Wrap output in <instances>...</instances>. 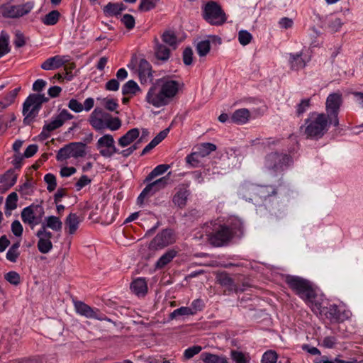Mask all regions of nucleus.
<instances>
[{"label": "nucleus", "instance_id": "1", "mask_svg": "<svg viewBox=\"0 0 363 363\" xmlns=\"http://www.w3.org/2000/svg\"><path fill=\"white\" fill-rule=\"evenodd\" d=\"M179 89L178 81L169 78L157 80L148 90L145 101L156 108L167 106L177 94Z\"/></svg>", "mask_w": 363, "mask_h": 363}, {"label": "nucleus", "instance_id": "2", "mask_svg": "<svg viewBox=\"0 0 363 363\" xmlns=\"http://www.w3.org/2000/svg\"><path fill=\"white\" fill-rule=\"evenodd\" d=\"M331 119L324 113H310L304 123L301 127L306 138L318 140L322 138L328 131Z\"/></svg>", "mask_w": 363, "mask_h": 363}, {"label": "nucleus", "instance_id": "3", "mask_svg": "<svg viewBox=\"0 0 363 363\" xmlns=\"http://www.w3.org/2000/svg\"><path fill=\"white\" fill-rule=\"evenodd\" d=\"M286 283L301 299H303L313 311L320 310L321 306L320 298L313 289L311 283L299 277L289 276Z\"/></svg>", "mask_w": 363, "mask_h": 363}, {"label": "nucleus", "instance_id": "4", "mask_svg": "<svg viewBox=\"0 0 363 363\" xmlns=\"http://www.w3.org/2000/svg\"><path fill=\"white\" fill-rule=\"evenodd\" d=\"M206 233L210 243L215 247H220L228 243L233 237L234 232L225 225L211 223L206 225Z\"/></svg>", "mask_w": 363, "mask_h": 363}, {"label": "nucleus", "instance_id": "5", "mask_svg": "<svg viewBox=\"0 0 363 363\" xmlns=\"http://www.w3.org/2000/svg\"><path fill=\"white\" fill-rule=\"evenodd\" d=\"M44 94H30L23 104V122L30 124L38 116L43 103L48 101Z\"/></svg>", "mask_w": 363, "mask_h": 363}, {"label": "nucleus", "instance_id": "6", "mask_svg": "<svg viewBox=\"0 0 363 363\" xmlns=\"http://www.w3.org/2000/svg\"><path fill=\"white\" fill-rule=\"evenodd\" d=\"M34 6L35 4L32 1L18 5L13 4L9 1L0 6V16L4 18H19L30 13Z\"/></svg>", "mask_w": 363, "mask_h": 363}, {"label": "nucleus", "instance_id": "7", "mask_svg": "<svg viewBox=\"0 0 363 363\" xmlns=\"http://www.w3.org/2000/svg\"><path fill=\"white\" fill-rule=\"evenodd\" d=\"M204 20L213 26H221L227 21L226 15L221 6L216 1H209L202 7Z\"/></svg>", "mask_w": 363, "mask_h": 363}, {"label": "nucleus", "instance_id": "8", "mask_svg": "<svg viewBox=\"0 0 363 363\" xmlns=\"http://www.w3.org/2000/svg\"><path fill=\"white\" fill-rule=\"evenodd\" d=\"M44 213L43 206L32 204L22 210L21 217L22 221L33 229L35 226L42 223Z\"/></svg>", "mask_w": 363, "mask_h": 363}, {"label": "nucleus", "instance_id": "9", "mask_svg": "<svg viewBox=\"0 0 363 363\" xmlns=\"http://www.w3.org/2000/svg\"><path fill=\"white\" fill-rule=\"evenodd\" d=\"M291 162V157L285 153L271 152L264 159V167L274 172L283 171Z\"/></svg>", "mask_w": 363, "mask_h": 363}, {"label": "nucleus", "instance_id": "10", "mask_svg": "<svg viewBox=\"0 0 363 363\" xmlns=\"http://www.w3.org/2000/svg\"><path fill=\"white\" fill-rule=\"evenodd\" d=\"M342 104V96L340 92L332 93L328 95L325 101L327 116L331 119L335 127L338 126V113Z\"/></svg>", "mask_w": 363, "mask_h": 363}, {"label": "nucleus", "instance_id": "11", "mask_svg": "<svg viewBox=\"0 0 363 363\" xmlns=\"http://www.w3.org/2000/svg\"><path fill=\"white\" fill-rule=\"evenodd\" d=\"M86 155V144L71 143L60 149L57 154V160H64L70 157H82Z\"/></svg>", "mask_w": 363, "mask_h": 363}, {"label": "nucleus", "instance_id": "12", "mask_svg": "<svg viewBox=\"0 0 363 363\" xmlns=\"http://www.w3.org/2000/svg\"><path fill=\"white\" fill-rule=\"evenodd\" d=\"M96 146L100 155L106 158H110L118 152V150L115 146L114 138L110 134H105L99 138Z\"/></svg>", "mask_w": 363, "mask_h": 363}, {"label": "nucleus", "instance_id": "13", "mask_svg": "<svg viewBox=\"0 0 363 363\" xmlns=\"http://www.w3.org/2000/svg\"><path fill=\"white\" fill-rule=\"evenodd\" d=\"M174 242L173 233L169 229H164L158 233L150 243V248L157 250L161 249Z\"/></svg>", "mask_w": 363, "mask_h": 363}, {"label": "nucleus", "instance_id": "14", "mask_svg": "<svg viewBox=\"0 0 363 363\" xmlns=\"http://www.w3.org/2000/svg\"><path fill=\"white\" fill-rule=\"evenodd\" d=\"M36 236L39 239L37 243L38 250L43 254L48 253L53 247L51 241L52 233L44 228H40L38 230Z\"/></svg>", "mask_w": 363, "mask_h": 363}, {"label": "nucleus", "instance_id": "15", "mask_svg": "<svg viewBox=\"0 0 363 363\" xmlns=\"http://www.w3.org/2000/svg\"><path fill=\"white\" fill-rule=\"evenodd\" d=\"M322 27L331 33L340 32L345 24L344 18L339 17L335 13L326 16L322 21Z\"/></svg>", "mask_w": 363, "mask_h": 363}, {"label": "nucleus", "instance_id": "16", "mask_svg": "<svg viewBox=\"0 0 363 363\" xmlns=\"http://www.w3.org/2000/svg\"><path fill=\"white\" fill-rule=\"evenodd\" d=\"M108 115L102 108L97 107L90 114L89 122L96 130H103Z\"/></svg>", "mask_w": 363, "mask_h": 363}, {"label": "nucleus", "instance_id": "17", "mask_svg": "<svg viewBox=\"0 0 363 363\" xmlns=\"http://www.w3.org/2000/svg\"><path fill=\"white\" fill-rule=\"evenodd\" d=\"M325 316L331 323H342L350 318V312L347 310H341L336 305H330L327 308Z\"/></svg>", "mask_w": 363, "mask_h": 363}, {"label": "nucleus", "instance_id": "18", "mask_svg": "<svg viewBox=\"0 0 363 363\" xmlns=\"http://www.w3.org/2000/svg\"><path fill=\"white\" fill-rule=\"evenodd\" d=\"M170 174L171 173L169 172L167 175L148 184L142 191L141 196H150L155 194L156 192L164 189L168 184L169 180V176Z\"/></svg>", "mask_w": 363, "mask_h": 363}, {"label": "nucleus", "instance_id": "19", "mask_svg": "<svg viewBox=\"0 0 363 363\" xmlns=\"http://www.w3.org/2000/svg\"><path fill=\"white\" fill-rule=\"evenodd\" d=\"M242 191H250L254 195L262 199H266L277 194L275 188L272 186L245 185L242 187Z\"/></svg>", "mask_w": 363, "mask_h": 363}, {"label": "nucleus", "instance_id": "20", "mask_svg": "<svg viewBox=\"0 0 363 363\" xmlns=\"http://www.w3.org/2000/svg\"><path fill=\"white\" fill-rule=\"evenodd\" d=\"M74 306L76 312L80 315L84 316L87 318H94L97 320H106V318H104L100 316L97 312L90 307L89 305L86 304L83 301H74Z\"/></svg>", "mask_w": 363, "mask_h": 363}, {"label": "nucleus", "instance_id": "21", "mask_svg": "<svg viewBox=\"0 0 363 363\" xmlns=\"http://www.w3.org/2000/svg\"><path fill=\"white\" fill-rule=\"evenodd\" d=\"M138 77L140 83L143 84L151 83L153 80L152 66L145 59H141L138 64Z\"/></svg>", "mask_w": 363, "mask_h": 363}, {"label": "nucleus", "instance_id": "22", "mask_svg": "<svg viewBox=\"0 0 363 363\" xmlns=\"http://www.w3.org/2000/svg\"><path fill=\"white\" fill-rule=\"evenodd\" d=\"M69 61V56L55 55L44 61L40 67L44 70L57 69L65 65Z\"/></svg>", "mask_w": 363, "mask_h": 363}, {"label": "nucleus", "instance_id": "23", "mask_svg": "<svg viewBox=\"0 0 363 363\" xmlns=\"http://www.w3.org/2000/svg\"><path fill=\"white\" fill-rule=\"evenodd\" d=\"M189 195L190 191L187 187L184 185L180 186L177 189V191L173 196L172 202L177 207L183 208L186 205Z\"/></svg>", "mask_w": 363, "mask_h": 363}, {"label": "nucleus", "instance_id": "24", "mask_svg": "<svg viewBox=\"0 0 363 363\" xmlns=\"http://www.w3.org/2000/svg\"><path fill=\"white\" fill-rule=\"evenodd\" d=\"M83 218L75 213H70L65 220V230L69 235H74L79 228Z\"/></svg>", "mask_w": 363, "mask_h": 363}, {"label": "nucleus", "instance_id": "25", "mask_svg": "<svg viewBox=\"0 0 363 363\" xmlns=\"http://www.w3.org/2000/svg\"><path fill=\"white\" fill-rule=\"evenodd\" d=\"M17 176L13 171L9 170L0 175V192H5L16 182Z\"/></svg>", "mask_w": 363, "mask_h": 363}, {"label": "nucleus", "instance_id": "26", "mask_svg": "<svg viewBox=\"0 0 363 363\" xmlns=\"http://www.w3.org/2000/svg\"><path fill=\"white\" fill-rule=\"evenodd\" d=\"M289 62L291 69L299 70L306 66L308 60H306L303 57V52H300L295 54L290 53Z\"/></svg>", "mask_w": 363, "mask_h": 363}, {"label": "nucleus", "instance_id": "27", "mask_svg": "<svg viewBox=\"0 0 363 363\" xmlns=\"http://www.w3.org/2000/svg\"><path fill=\"white\" fill-rule=\"evenodd\" d=\"M140 135L139 129L137 128L129 130L125 135L118 139V145L125 147L132 144Z\"/></svg>", "mask_w": 363, "mask_h": 363}, {"label": "nucleus", "instance_id": "28", "mask_svg": "<svg viewBox=\"0 0 363 363\" xmlns=\"http://www.w3.org/2000/svg\"><path fill=\"white\" fill-rule=\"evenodd\" d=\"M250 118V113L247 108H240L233 112L231 116L232 122L242 125L247 123Z\"/></svg>", "mask_w": 363, "mask_h": 363}, {"label": "nucleus", "instance_id": "29", "mask_svg": "<svg viewBox=\"0 0 363 363\" xmlns=\"http://www.w3.org/2000/svg\"><path fill=\"white\" fill-rule=\"evenodd\" d=\"M130 289L138 296H145L147 292V284L145 279L138 278L131 283Z\"/></svg>", "mask_w": 363, "mask_h": 363}, {"label": "nucleus", "instance_id": "30", "mask_svg": "<svg viewBox=\"0 0 363 363\" xmlns=\"http://www.w3.org/2000/svg\"><path fill=\"white\" fill-rule=\"evenodd\" d=\"M201 357L204 363H230L229 359L223 354L203 352Z\"/></svg>", "mask_w": 363, "mask_h": 363}, {"label": "nucleus", "instance_id": "31", "mask_svg": "<svg viewBox=\"0 0 363 363\" xmlns=\"http://www.w3.org/2000/svg\"><path fill=\"white\" fill-rule=\"evenodd\" d=\"M217 281L223 286L227 287L229 291H237L238 287L233 279L226 272H221L217 275Z\"/></svg>", "mask_w": 363, "mask_h": 363}, {"label": "nucleus", "instance_id": "32", "mask_svg": "<svg viewBox=\"0 0 363 363\" xmlns=\"http://www.w3.org/2000/svg\"><path fill=\"white\" fill-rule=\"evenodd\" d=\"M40 228L45 230L50 228L55 231H60L62 228V222L58 217L50 216L45 218V223H43Z\"/></svg>", "mask_w": 363, "mask_h": 363}, {"label": "nucleus", "instance_id": "33", "mask_svg": "<svg viewBox=\"0 0 363 363\" xmlns=\"http://www.w3.org/2000/svg\"><path fill=\"white\" fill-rule=\"evenodd\" d=\"M177 255V252L174 250H167L155 263L156 269H162L168 264Z\"/></svg>", "mask_w": 363, "mask_h": 363}, {"label": "nucleus", "instance_id": "34", "mask_svg": "<svg viewBox=\"0 0 363 363\" xmlns=\"http://www.w3.org/2000/svg\"><path fill=\"white\" fill-rule=\"evenodd\" d=\"M141 89L134 80H129L122 86V94L124 96H135L140 92Z\"/></svg>", "mask_w": 363, "mask_h": 363}, {"label": "nucleus", "instance_id": "35", "mask_svg": "<svg viewBox=\"0 0 363 363\" xmlns=\"http://www.w3.org/2000/svg\"><path fill=\"white\" fill-rule=\"evenodd\" d=\"M155 54L157 60L167 61L170 57V50L165 45L157 43L155 48Z\"/></svg>", "mask_w": 363, "mask_h": 363}, {"label": "nucleus", "instance_id": "36", "mask_svg": "<svg viewBox=\"0 0 363 363\" xmlns=\"http://www.w3.org/2000/svg\"><path fill=\"white\" fill-rule=\"evenodd\" d=\"M125 9V6L122 3H108L104 8V12L108 16H117Z\"/></svg>", "mask_w": 363, "mask_h": 363}, {"label": "nucleus", "instance_id": "37", "mask_svg": "<svg viewBox=\"0 0 363 363\" xmlns=\"http://www.w3.org/2000/svg\"><path fill=\"white\" fill-rule=\"evenodd\" d=\"M230 358L235 363H249L250 357L247 353L232 350L230 353Z\"/></svg>", "mask_w": 363, "mask_h": 363}, {"label": "nucleus", "instance_id": "38", "mask_svg": "<svg viewBox=\"0 0 363 363\" xmlns=\"http://www.w3.org/2000/svg\"><path fill=\"white\" fill-rule=\"evenodd\" d=\"M216 150V145L211 143H203L196 147V152L199 155L200 157H204L208 156Z\"/></svg>", "mask_w": 363, "mask_h": 363}, {"label": "nucleus", "instance_id": "39", "mask_svg": "<svg viewBox=\"0 0 363 363\" xmlns=\"http://www.w3.org/2000/svg\"><path fill=\"white\" fill-rule=\"evenodd\" d=\"M60 16V12L57 10H53L42 18V22L46 26H54L59 21Z\"/></svg>", "mask_w": 363, "mask_h": 363}, {"label": "nucleus", "instance_id": "40", "mask_svg": "<svg viewBox=\"0 0 363 363\" xmlns=\"http://www.w3.org/2000/svg\"><path fill=\"white\" fill-rule=\"evenodd\" d=\"M169 168V164L157 165L147 176V177L145 179V182H149L152 181L156 177L163 174L164 172H166L168 170Z\"/></svg>", "mask_w": 363, "mask_h": 363}, {"label": "nucleus", "instance_id": "41", "mask_svg": "<svg viewBox=\"0 0 363 363\" xmlns=\"http://www.w3.org/2000/svg\"><path fill=\"white\" fill-rule=\"evenodd\" d=\"M63 124L62 121L60 120L59 117L57 116L53 120H52L50 123L45 124L43 126L42 134L49 135V133L60 127H61Z\"/></svg>", "mask_w": 363, "mask_h": 363}, {"label": "nucleus", "instance_id": "42", "mask_svg": "<svg viewBox=\"0 0 363 363\" xmlns=\"http://www.w3.org/2000/svg\"><path fill=\"white\" fill-rule=\"evenodd\" d=\"M9 40V35L4 32H1L0 34V58L10 51Z\"/></svg>", "mask_w": 363, "mask_h": 363}, {"label": "nucleus", "instance_id": "43", "mask_svg": "<svg viewBox=\"0 0 363 363\" xmlns=\"http://www.w3.org/2000/svg\"><path fill=\"white\" fill-rule=\"evenodd\" d=\"M162 41L167 44L169 46L175 49L177 46V37L176 35L169 30L165 31L162 35Z\"/></svg>", "mask_w": 363, "mask_h": 363}, {"label": "nucleus", "instance_id": "44", "mask_svg": "<svg viewBox=\"0 0 363 363\" xmlns=\"http://www.w3.org/2000/svg\"><path fill=\"white\" fill-rule=\"evenodd\" d=\"M196 49L200 57H205L211 50V43L208 40H201L198 43Z\"/></svg>", "mask_w": 363, "mask_h": 363}, {"label": "nucleus", "instance_id": "45", "mask_svg": "<svg viewBox=\"0 0 363 363\" xmlns=\"http://www.w3.org/2000/svg\"><path fill=\"white\" fill-rule=\"evenodd\" d=\"M20 247V242H17L11 245L6 253V259L11 262H16L20 253L18 248Z\"/></svg>", "mask_w": 363, "mask_h": 363}, {"label": "nucleus", "instance_id": "46", "mask_svg": "<svg viewBox=\"0 0 363 363\" xmlns=\"http://www.w3.org/2000/svg\"><path fill=\"white\" fill-rule=\"evenodd\" d=\"M121 120L118 118H113L109 114L105 123L104 130L109 129L111 130L114 131L118 130L121 128Z\"/></svg>", "mask_w": 363, "mask_h": 363}, {"label": "nucleus", "instance_id": "47", "mask_svg": "<svg viewBox=\"0 0 363 363\" xmlns=\"http://www.w3.org/2000/svg\"><path fill=\"white\" fill-rule=\"evenodd\" d=\"M160 0H140L138 9L141 11H149L156 7Z\"/></svg>", "mask_w": 363, "mask_h": 363}, {"label": "nucleus", "instance_id": "48", "mask_svg": "<svg viewBox=\"0 0 363 363\" xmlns=\"http://www.w3.org/2000/svg\"><path fill=\"white\" fill-rule=\"evenodd\" d=\"M44 181L47 184V190L49 192L53 191L57 187V180L54 174L48 173L44 176Z\"/></svg>", "mask_w": 363, "mask_h": 363}, {"label": "nucleus", "instance_id": "49", "mask_svg": "<svg viewBox=\"0 0 363 363\" xmlns=\"http://www.w3.org/2000/svg\"><path fill=\"white\" fill-rule=\"evenodd\" d=\"M278 355L275 351L268 350L264 353L262 357V363H276Z\"/></svg>", "mask_w": 363, "mask_h": 363}, {"label": "nucleus", "instance_id": "50", "mask_svg": "<svg viewBox=\"0 0 363 363\" xmlns=\"http://www.w3.org/2000/svg\"><path fill=\"white\" fill-rule=\"evenodd\" d=\"M252 39V35L250 32L245 30L239 31L238 41L242 45L245 46L248 45L251 42Z\"/></svg>", "mask_w": 363, "mask_h": 363}, {"label": "nucleus", "instance_id": "51", "mask_svg": "<svg viewBox=\"0 0 363 363\" xmlns=\"http://www.w3.org/2000/svg\"><path fill=\"white\" fill-rule=\"evenodd\" d=\"M18 196L16 192L11 193L6 200V208L9 210H14L17 207Z\"/></svg>", "mask_w": 363, "mask_h": 363}, {"label": "nucleus", "instance_id": "52", "mask_svg": "<svg viewBox=\"0 0 363 363\" xmlns=\"http://www.w3.org/2000/svg\"><path fill=\"white\" fill-rule=\"evenodd\" d=\"M201 158H203V157H200L199 155L196 151H194V152L191 153L190 155H188L186 157V162L191 167H196L199 166V164L200 163Z\"/></svg>", "mask_w": 363, "mask_h": 363}, {"label": "nucleus", "instance_id": "53", "mask_svg": "<svg viewBox=\"0 0 363 363\" xmlns=\"http://www.w3.org/2000/svg\"><path fill=\"white\" fill-rule=\"evenodd\" d=\"M179 315H194V312H192L190 307L182 306L175 309L170 315L172 318Z\"/></svg>", "mask_w": 363, "mask_h": 363}, {"label": "nucleus", "instance_id": "54", "mask_svg": "<svg viewBox=\"0 0 363 363\" xmlns=\"http://www.w3.org/2000/svg\"><path fill=\"white\" fill-rule=\"evenodd\" d=\"M5 279L10 284L17 286L21 282V277L18 273L11 271L5 274Z\"/></svg>", "mask_w": 363, "mask_h": 363}, {"label": "nucleus", "instance_id": "55", "mask_svg": "<svg viewBox=\"0 0 363 363\" xmlns=\"http://www.w3.org/2000/svg\"><path fill=\"white\" fill-rule=\"evenodd\" d=\"M311 106L310 99H304L296 106V115L301 116L305 113Z\"/></svg>", "mask_w": 363, "mask_h": 363}, {"label": "nucleus", "instance_id": "56", "mask_svg": "<svg viewBox=\"0 0 363 363\" xmlns=\"http://www.w3.org/2000/svg\"><path fill=\"white\" fill-rule=\"evenodd\" d=\"M91 182V179L87 175H82L75 183V189L76 191H79L82 190L86 186L90 184Z\"/></svg>", "mask_w": 363, "mask_h": 363}, {"label": "nucleus", "instance_id": "57", "mask_svg": "<svg viewBox=\"0 0 363 363\" xmlns=\"http://www.w3.org/2000/svg\"><path fill=\"white\" fill-rule=\"evenodd\" d=\"M205 307V303L203 299L197 298L192 301L190 308L192 312H194V315L196 314L199 311H201Z\"/></svg>", "mask_w": 363, "mask_h": 363}, {"label": "nucleus", "instance_id": "58", "mask_svg": "<svg viewBox=\"0 0 363 363\" xmlns=\"http://www.w3.org/2000/svg\"><path fill=\"white\" fill-rule=\"evenodd\" d=\"M121 21L123 23V25L125 26V28L128 30H131L135 26V18L134 17L130 14H125L121 18Z\"/></svg>", "mask_w": 363, "mask_h": 363}, {"label": "nucleus", "instance_id": "59", "mask_svg": "<svg viewBox=\"0 0 363 363\" xmlns=\"http://www.w3.org/2000/svg\"><path fill=\"white\" fill-rule=\"evenodd\" d=\"M103 104L104 107L110 111H114L118 106V104L116 99L105 98L103 99Z\"/></svg>", "mask_w": 363, "mask_h": 363}, {"label": "nucleus", "instance_id": "60", "mask_svg": "<svg viewBox=\"0 0 363 363\" xmlns=\"http://www.w3.org/2000/svg\"><path fill=\"white\" fill-rule=\"evenodd\" d=\"M18 191L22 196L30 195L33 192L31 183L30 182H24L22 185L19 186Z\"/></svg>", "mask_w": 363, "mask_h": 363}, {"label": "nucleus", "instance_id": "61", "mask_svg": "<svg viewBox=\"0 0 363 363\" xmlns=\"http://www.w3.org/2000/svg\"><path fill=\"white\" fill-rule=\"evenodd\" d=\"M183 62L186 65H190L193 62V51L191 48H186L183 51Z\"/></svg>", "mask_w": 363, "mask_h": 363}, {"label": "nucleus", "instance_id": "62", "mask_svg": "<svg viewBox=\"0 0 363 363\" xmlns=\"http://www.w3.org/2000/svg\"><path fill=\"white\" fill-rule=\"evenodd\" d=\"M201 346H193L185 350L184 355L186 359H191L201 351Z\"/></svg>", "mask_w": 363, "mask_h": 363}, {"label": "nucleus", "instance_id": "63", "mask_svg": "<svg viewBox=\"0 0 363 363\" xmlns=\"http://www.w3.org/2000/svg\"><path fill=\"white\" fill-rule=\"evenodd\" d=\"M68 107L76 113L82 112L84 110L83 105L74 99L69 100L68 103Z\"/></svg>", "mask_w": 363, "mask_h": 363}, {"label": "nucleus", "instance_id": "64", "mask_svg": "<svg viewBox=\"0 0 363 363\" xmlns=\"http://www.w3.org/2000/svg\"><path fill=\"white\" fill-rule=\"evenodd\" d=\"M47 85V82L45 80L43 79H38L34 82L33 84V90L36 92H40L43 91Z\"/></svg>", "mask_w": 363, "mask_h": 363}]
</instances>
